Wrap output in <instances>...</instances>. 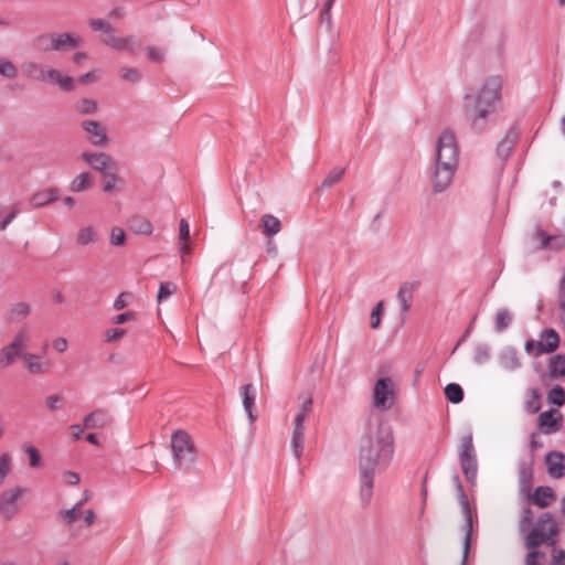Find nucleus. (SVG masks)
<instances>
[{
    "label": "nucleus",
    "instance_id": "obj_1",
    "mask_svg": "<svg viewBox=\"0 0 565 565\" xmlns=\"http://www.w3.org/2000/svg\"><path fill=\"white\" fill-rule=\"evenodd\" d=\"M395 452L392 428L377 420L370 423L359 440L358 465L360 500L367 505L373 498L374 477L387 469Z\"/></svg>",
    "mask_w": 565,
    "mask_h": 565
},
{
    "label": "nucleus",
    "instance_id": "obj_2",
    "mask_svg": "<svg viewBox=\"0 0 565 565\" xmlns=\"http://www.w3.org/2000/svg\"><path fill=\"white\" fill-rule=\"evenodd\" d=\"M458 166L456 136L450 129H445L437 138L430 159L429 181L433 193H444L451 186Z\"/></svg>",
    "mask_w": 565,
    "mask_h": 565
},
{
    "label": "nucleus",
    "instance_id": "obj_3",
    "mask_svg": "<svg viewBox=\"0 0 565 565\" xmlns=\"http://www.w3.org/2000/svg\"><path fill=\"white\" fill-rule=\"evenodd\" d=\"M502 81L499 76L488 77L475 95L466 96V110L473 130L486 129L501 102Z\"/></svg>",
    "mask_w": 565,
    "mask_h": 565
},
{
    "label": "nucleus",
    "instance_id": "obj_4",
    "mask_svg": "<svg viewBox=\"0 0 565 565\" xmlns=\"http://www.w3.org/2000/svg\"><path fill=\"white\" fill-rule=\"evenodd\" d=\"M30 340V331L26 328L19 329L12 340L0 349V367H9L19 359L22 360Z\"/></svg>",
    "mask_w": 565,
    "mask_h": 565
},
{
    "label": "nucleus",
    "instance_id": "obj_5",
    "mask_svg": "<svg viewBox=\"0 0 565 565\" xmlns=\"http://www.w3.org/2000/svg\"><path fill=\"white\" fill-rule=\"evenodd\" d=\"M171 449L173 461L179 468L190 467L196 459L194 446L190 436L183 431L178 430L171 437Z\"/></svg>",
    "mask_w": 565,
    "mask_h": 565
},
{
    "label": "nucleus",
    "instance_id": "obj_6",
    "mask_svg": "<svg viewBox=\"0 0 565 565\" xmlns=\"http://www.w3.org/2000/svg\"><path fill=\"white\" fill-rule=\"evenodd\" d=\"M557 533L558 526L553 516L550 513H545L526 536V545L529 547H536L544 542L554 544Z\"/></svg>",
    "mask_w": 565,
    "mask_h": 565
},
{
    "label": "nucleus",
    "instance_id": "obj_7",
    "mask_svg": "<svg viewBox=\"0 0 565 565\" xmlns=\"http://www.w3.org/2000/svg\"><path fill=\"white\" fill-rule=\"evenodd\" d=\"M459 461L467 480L473 483L477 478L478 462L471 433L460 440Z\"/></svg>",
    "mask_w": 565,
    "mask_h": 565
},
{
    "label": "nucleus",
    "instance_id": "obj_8",
    "mask_svg": "<svg viewBox=\"0 0 565 565\" xmlns=\"http://www.w3.org/2000/svg\"><path fill=\"white\" fill-rule=\"evenodd\" d=\"M26 489L21 486H13L0 493V518L10 521L21 510L20 501L25 494Z\"/></svg>",
    "mask_w": 565,
    "mask_h": 565
},
{
    "label": "nucleus",
    "instance_id": "obj_9",
    "mask_svg": "<svg viewBox=\"0 0 565 565\" xmlns=\"http://www.w3.org/2000/svg\"><path fill=\"white\" fill-rule=\"evenodd\" d=\"M454 482H455L457 491H458L459 504L461 507V512L465 518V539H463V551H462V565H465L467 562V558H468L470 544H471L472 514H471L468 497L463 491V487H462L458 476L454 477Z\"/></svg>",
    "mask_w": 565,
    "mask_h": 565
},
{
    "label": "nucleus",
    "instance_id": "obj_10",
    "mask_svg": "<svg viewBox=\"0 0 565 565\" xmlns=\"http://www.w3.org/2000/svg\"><path fill=\"white\" fill-rule=\"evenodd\" d=\"M394 382L390 377L379 379L373 390V406L381 411H387L394 403Z\"/></svg>",
    "mask_w": 565,
    "mask_h": 565
},
{
    "label": "nucleus",
    "instance_id": "obj_11",
    "mask_svg": "<svg viewBox=\"0 0 565 565\" xmlns=\"http://www.w3.org/2000/svg\"><path fill=\"white\" fill-rule=\"evenodd\" d=\"M81 128L86 135L87 141L95 147H106L109 142L105 126L93 119H85L81 122Z\"/></svg>",
    "mask_w": 565,
    "mask_h": 565
},
{
    "label": "nucleus",
    "instance_id": "obj_12",
    "mask_svg": "<svg viewBox=\"0 0 565 565\" xmlns=\"http://www.w3.org/2000/svg\"><path fill=\"white\" fill-rule=\"evenodd\" d=\"M23 366L30 375H43L51 372L52 363L44 354H36L32 352L25 353L22 359Z\"/></svg>",
    "mask_w": 565,
    "mask_h": 565
},
{
    "label": "nucleus",
    "instance_id": "obj_13",
    "mask_svg": "<svg viewBox=\"0 0 565 565\" xmlns=\"http://www.w3.org/2000/svg\"><path fill=\"white\" fill-rule=\"evenodd\" d=\"M83 161H85L92 169L98 171L102 175L108 172L113 168H117L116 161L105 152H88L85 151L81 154Z\"/></svg>",
    "mask_w": 565,
    "mask_h": 565
},
{
    "label": "nucleus",
    "instance_id": "obj_14",
    "mask_svg": "<svg viewBox=\"0 0 565 565\" xmlns=\"http://www.w3.org/2000/svg\"><path fill=\"white\" fill-rule=\"evenodd\" d=\"M43 42H50V47L53 51H63L66 49H74L79 46V38L71 33H58L39 36V44Z\"/></svg>",
    "mask_w": 565,
    "mask_h": 565
},
{
    "label": "nucleus",
    "instance_id": "obj_15",
    "mask_svg": "<svg viewBox=\"0 0 565 565\" xmlns=\"http://www.w3.org/2000/svg\"><path fill=\"white\" fill-rule=\"evenodd\" d=\"M103 43L117 52L130 54H135L140 46V40L135 35L116 36L114 34L109 39H103Z\"/></svg>",
    "mask_w": 565,
    "mask_h": 565
},
{
    "label": "nucleus",
    "instance_id": "obj_16",
    "mask_svg": "<svg viewBox=\"0 0 565 565\" xmlns=\"http://www.w3.org/2000/svg\"><path fill=\"white\" fill-rule=\"evenodd\" d=\"M559 335L554 329H544L539 334V345L535 356L543 354H551L555 352L559 347Z\"/></svg>",
    "mask_w": 565,
    "mask_h": 565
},
{
    "label": "nucleus",
    "instance_id": "obj_17",
    "mask_svg": "<svg viewBox=\"0 0 565 565\" xmlns=\"http://www.w3.org/2000/svg\"><path fill=\"white\" fill-rule=\"evenodd\" d=\"M110 423H111L110 414L103 408H98V409L90 412L89 414H87L84 417L83 428H85V429H103V428L107 427L108 425H110Z\"/></svg>",
    "mask_w": 565,
    "mask_h": 565
},
{
    "label": "nucleus",
    "instance_id": "obj_18",
    "mask_svg": "<svg viewBox=\"0 0 565 565\" xmlns=\"http://www.w3.org/2000/svg\"><path fill=\"white\" fill-rule=\"evenodd\" d=\"M43 82L55 84L63 92H72L75 88V79L72 76L64 75L61 71L47 67Z\"/></svg>",
    "mask_w": 565,
    "mask_h": 565
},
{
    "label": "nucleus",
    "instance_id": "obj_19",
    "mask_svg": "<svg viewBox=\"0 0 565 565\" xmlns=\"http://www.w3.org/2000/svg\"><path fill=\"white\" fill-rule=\"evenodd\" d=\"M499 364L507 371H515L521 367L522 363L515 348L507 347L502 349L499 356Z\"/></svg>",
    "mask_w": 565,
    "mask_h": 565
},
{
    "label": "nucleus",
    "instance_id": "obj_20",
    "mask_svg": "<svg viewBox=\"0 0 565 565\" xmlns=\"http://www.w3.org/2000/svg\"><path fill=\"white\" fill-rule=\"evenodd\" d=\"M58 195V189L56 188L44 189L34 193L30 199V203L35 209L43 207L55 202Z\"/></svg>",
    "mask_w": 565,
    "mask_h": 565
},
{
    "label": "nucleus",
    "instance_id": "obj_21",
    "mask_svg": "<svg viewBox=\"0 0 565 565\" xmlns=\"http://www.w3.org/2000/svg\"><path fill=\"white\" fill-rule=\"evenodd\" d=\"M416 288L415 282L405 281L399 286L397 292V299L399 302L401 311L403 316H406L408 310L411 309V303L413 300L414 291Z\"/></svg>",
    "mask_w": 565,
    "mask_h": 565
},
{
    "label": "nucleus",
    "instance_id": "obj_22",
    "mask_svg": "<svg viewBox=\"0 0 565 565\" xmlns=\"http://www.w3.org/2000/svg\"><path fill=\"white\" fill-rule=\"evenodd\" d=\"M243 407L247 414L249 423L253 424L256 419V416L253 413V407L256 401V390L252 384H245L241 388Z\"/></svg>",
    "mask_w": 565,
    "mask_h": 565
},
{
    "label": "nucleus",
    "instance_id": "obj_23",
    "mask_svg": "<svg viewBox=\"0 0 565 565\" xmlns=\"http://www.w3.org/2000/svg\"><path fill=\"white\" fill-rule=\"evenodd\" d=\"M548 473L554 478H562L565 475V456L562 452L552 451L546 456Z\"/></svg>",
    "mask_w": 565,
    "mask_h": 565
},
{
    "label": "nucleus",
    "instance_id": "obj_24",
    "mask_svg": "<svg viewBox=\"0 0 565 565\" xmlns=\"http://www.w3.org/2000/svg\"><path fill=\"white\" fill-rule=\"evenodd\" d=\"M559 420L554 411H545L539 416V427L542 433L552 434L559 429Z\"/></svg>",
    "mask_w": 565,
    "mask_h": 565
},
{
    "label": "nucleus",
    "instance_id": "obj_25",
    "mask_svg": "<svg viewBox=\"0 0 565 565\" xmlns=\"http://www.w3.org/2000/svg\"><path fill=\"white\" fill-rule=\"evenodd\" d=\"M518 137H519V134L514 128H511L508 130L507 135L498 143V147H497V153L501 159H507L510 156V153L518 140Z\"/></svg>",
    "mask_w": 565,
    "mask_h": 565
},
{
    "label": "nucleus",
    "instance_id": "obj_26",
    "mask_svg": "<svg viewBox=\"0 0 565 565\" xmlns=\"http://www.w3.org/2000/svg\"><path fill=\"white\" fill-rule=\"evenodd\" d=\"M300 406L294 420L295 426H305L306 419L312 411V397L310 394L305 393L299 396Z\"/></svg>",
    "mask_w": 565,
    "mask_h": 565
},
{
    "label": "nucleus",
    "instance_id": "obj_27",
    "mask_svg": "<svg viewBox=\"0 0 565 565\" xmlns=\"http://www.w3.org/2000/svg\"><path fill=\"white\" fill-rule=\"evenodd\" d=\"M128 226L137 235L150 236L153 232V226L150 221L143 216H132L128 221Z\"/></svg>",
    "mask_w": 565,
    "mask_h": 565
},
{
    "label": "nucleus",
    "instance_id": "obj_28",
    "mask_svg": "<svg viewBox=\"0 0 565 565\" xmlns=\"http://www.w3.org/2000/svg\"><path fill=\"white\" fill-rule=\"evenodd\" d=\"M93 186V175L85 171L77 174L68 185L71 192L81 193L88 191Z\"/></svg>",
    "mask_w": 565,
    "mask_h": 565
},
{
    "label": "nucleus",
    "instance_id": "obj_29",
    "mask_svg": "<svg viewBox=\"0 0 565 565\" xmlns=\"http://www.w3.org/2000/svg\"><path fill=\"white\" fill-rule=\"evenodd\" d=\"M98 239L99 234L97 230L92 225L83 226L76 233V243L82 247L95 244L98 242Z\"/></svg>",
    "mask_w": 565,
    "mask_h": 565
},
{
    "label": "nucleus",
    "instance_id": "obj_30",
    "mask_svg": "<svg viewBox=\"0 0 565 565\" xmlns=\"http://www.w3.org/2000/svg\"><path fill=\"white\" fill-rule=\"evenodd\" d=\"M260 228L263 234L267 236H275L281 231L280 220L273 214H264L260 217Z\"/></svg>",
    "mask_w": 565,
    "mask_h": 565
},
{
    "label": "nucleus",
    "instance_id": "obj_31",
    "mask_svg": "<svg viewBox=\"0 0 565 565\" xmlns=\"http://www.w3.org/2000/svg\"><path fill=\"white\" fill-rule=\"evenodd\" d=\"M305 431L306 426H295L291 437V449L297 460H299L302 456L303 444H305Z\"/></svg>",
    "mask_w": 565,
    "mask_h": 565
},
{
    "label": "nucleus",
    "instance_id": "obj_32",
    "mask_svg": "<svg viewBox=\"0 0 565 565\" xmlns=\"http://www.w3.org/2000/svg\"><path fill=\"white\" fill-rule=\"evenodd\" d=\"M47 65L36 63V62H28L22 65L23 74L35 81H44L45 71H47Z\"/></svg>",
    "mask_w": 565,
    "mask_h": 565
},
{
    "label": "nucleus",
    "instance_id": "obj_33",
    "mask_svg": "<svg viewBox=\"0 0 565 565\" xmlns=\"http://www.w3.org/2000/svg\"><path fill=\"white\" fill-rule=\"evenodd\" d=\"M533 502L540 508L548 507L555 499V493L550 487H539L533 494Z\"/></svg>",
    "mask_w": 565,
    "mask_h": 565
},
{
    "label": "nucleus",
    "instance_id": "obj_34",
    "mask_svg": "<svg viewBox=\"0 0 565 565\" xmlns=\"http://www.w3.org/2000/svg\"><path fill=\"white\" fill-rule=\"evenodd\" d=\"M31 312V308L25 302L13 303L7 312V319L10 322H19L26 318Z\"/></svg>",
    "mask_w": 565,
    "mask_h": 565
},
{
    "label": "nucleus",
    "instance_id": "obj_35",
    "mask_svg": "<svg viewBox=\"0 0 565 565\" xmlns=\"http://www.w3.org/2000/svg\"><path fill=\"white\" fill-rule=\"evenodd\" d=\"M119 78L127 84H139L143 76L140 70L132 66H121L118 70Z\"/></svg>",
    "mask_w": 565,
    "mask_h": 565
},
{
    "label": "nucleus",
    "instance_id": "obj_36",
    "mask_svg": "<svg viewBox=\"0 0 565 565\" xmlns=\"http://www.w3.org/2000/svg\"><path fill=\"white\" fill-rule=\"evenodd\" d=\"M99 109L95 99L83 97L75 103V110L82 116L95 115Z\"/></svg>",
    "mask_w": 565,
    "mask_h": 565
},
{
    "label": "nucleus",
    "instance_id": "obj_37",
    "mask_svg": "<svg viewBox=\"0 0 565 565\" xmlns=\"http://www.w3.org/2000/svg\"><path fill=\"white\" fill-rule=\"evenodd\" d=\"M548 372L552 379L565 376V355L553 356L548 363Z\"/></svg>",
    "mask_w": 565,
    "mask_h": 565
},
{
    "label": "nucleus",
    "instance_id": "obj_38",
    "mask_svg": "<svg viewBox=\"0 0 565 565\" xmlns=\"http://www.w3.org/2000/svg\"><path fill=\"white\" fill-rule=\"evenodd\" d=\"M513 321V315L512 312L507 309L502 308L500 309L494 319V328L497 332H503L505 329L510 327V324Z\"/></svg>",
    "mask_w": 565,
    "mask_h": 565
},
{
    "label": "nucleus",
    "instance_id": "obj_39",
    "mask_svg": "<svg viewBox=\"0 0 565 565\" xmlns=\"http://www.w3.org/2000/svg\"><path fill=\"white\" fill-rule=\"evenodd\" d=\"M23 451L29 456V466L33 469L41 468L43 466V459L39 449L33 445H24Z\"/></svg>",
    "mask_w": 565,
    "mask_h": 565
},
{
    "label": "nucleus",
    "instance_id": "obj_40",
    "mask_svg": "<svg viewBox=\"0 0 565 565\" xmlns=\"http://www.w3.org/2000/svg\"><path fill=\"white\" fill-rule=\"evenodd\" d=\"M103 178V190L107 193H110L114 191L116 184L121 181L117 173V168H113L108 172H105Z\"/></svg>",
    "mask_w": 565,
    "mask_h": 565
},
{
    "label": "nucleus",
    "instance_id": "obj_41",
    "mask_svg": "<svg viewBox=\"0 0 565 565\" xmlns=\"http://www.w3.org/2000/svg\"><path fill=\"white\" fill-rule=\"evenodd\" d=\"M82 507L83 502H77L73 508L60 511L57 518L62 519L68 525L73 524L79 518Z\"/></svg>",
    "mask_w": 565,
    "mask_h": 565
},
{
    "label": "nucleus",
    "instance_id": "obj_42",
    "mask_svg": "<svg viewBox=\"0 0 565 565\" xmlns=\"http://www.w3.org/2000/svg\"><path fill=\"white\" fill-rule=\"evenodd\" d=\"M89 26L94 31L103 32L104 33L103 39H109L111 35L115 34V30H114L113 25L103 19H90Z\"/></svg>",
    "mask_w": 565,
    "mask_h": 565
},
{
    "label": "nucleus",
    "instance_id": "obj_43",
    "mask_svg": "<svg viewBox=\"0 0 565 565\" xmlns=\"http://www.w3.org/2000/svg\"><path fill=\"white\" fill-rule=\"evenodd\" d=\"M446 398L454 404H458L463 398V391L459 384L449 383L445 387Z\"/></svg>",
    "mask_w": 565,
    "mask_h": 565
},
{
    "label": "nucleus",
    "instance_id": "obj_44",
    "mask_svg": "<svg viewBox=\"0 0 565 565\" xmlns=\"http://www.w3.org/2000/svg\"><path fill=\"white\" fill-rule=\"evenodd\" d=\"M547 401L555 406H562L565 403V391L563 387L556 385L547 394Z\"/></svg>",
    "mask_w": 565,
    "mask_h": 565
},
{
    "label": "nucleus",
    "instance_id": "obj_45",
    "mask_svg": "<svg viewBox=\"0 0 565 565\" xmlns=\"http://www.w3.org/2000/svg\"><path fill=\"white\" fill-rule=\"evenodd\" d=\"M12 457L4 452L0 455V486L4 482L11 470Z\"/></svg>",
    "mask_w": 565,
    "mask_h": 565
},
{
    "label": "nucleus",
    "instance_id": "obj_46",
    "mask_svg": "<svg viewBox=\"0 0 565 565\" xmlns=\"http://www.w3.org/2000/svg\"><path fill=\"white\" fill-rule=\"evenodd\" d=\"M344 174L343 168H333L327 178L322 181L321 188H330L334 183L339 182Z\"/></svg>",
    "mask_w": 565,
    "mask_h": 565
},
{
    "label": "nucleus",
    "instance_id": "obj_47",
    "mask_svg": "<svg viewBox=\"0 0 565 565\" xmlns=\"http://www.w3.org/2000/svg\"><path fill=\"white\" fill-rule=\"evenodd\" d=\"M18 70L12 62L7 58H0V75L7 78H14Z\"/></svg>",
    "mask_w": 565,
    "mask_h": 565
},
{
    "label": "nucleus",
    "instance_id": "obj_48",
    "mask_svg": "<svg viewBox=\"0 0 565 565\" xmlns=\"http://www.w3.org/2000/svg\"><path fill=\"white\" fill-rule=\"evenodd\" d=\"M177 291V286L174 282L168 281L163 282L159 287L157 299L159 302L168 299L172 294Z\"/></svg>",
    "mask_w": 565,
    "mask_h": 565
},
{
    "label": "nucleus",
    "instance_id": "obj_49",
    "mask_svg": "<svg viewBox=\"0 0 565 565\" xmlns=\"http://www.w3.org/2000/svg\"><path fill=\"white\" fill-rule=\"evenodd\" d=\"M490 359V349L486 344H479L476 348L473 361L477 364H483Z\"/></svg>",
    "mask_w": 565,
    "mask_h": 565
},
{
    "label": "nucleus",
    "instance_id": "obj_50",
    "mask_svg": "<svg viewBox=\"0 0 565 565\" xmlns=\"http://www.w3.org/2000/svg\"><path fill=\"white\" fill-rule=\"evenodd\" d=\"M145 51L150 61L156 63H161L164 61L166 51L163 49L149 45L145 49Z\"/></svg>",
    "mask_w": 565,
    "mask_h": 565
},
{
    "label": "nucleus",
    "instance_id": "obj_51",
    "mask_svg": "<svg viewBox=\"0 0 565 565\" xmlns=\"http://www.w3.org/2000/svg\"><path fill=\"white\" fill-rule=\"evenodd\" d=\"M109 239L111 245L122 246L126 243V233L120 227H113Z\"/></svg>",
    "mask_w": 565,
    "mask_h": 565
},
{
    "label": "nucleus",
    "instance_id": "obj_52",
    "mask_svg": "<svg viewBox=\"0 0 565 565\" xmlns=\"http://www.w3.org/2000/svg\"><path fill=\"white\" fill-rule=\"evenodd\" d=\"M62 396L57 394H52L45 397V406L50 412H56L62 407Z\"/></svg>",
    "mask_w": 565,
    "mask_h": 565
},
{
    "label": "nucleus",
    "instance_id": "obj_53",
    "mask_svg": "<svg viewBox=\"0 0 565 565\" xmlns=\"http://www.w3.org/2000/svg\"><path fill=\"white\" fill-rule=\"evenodd\" d=\"M19 213L20 210L18 204L12 205L10 212L0 220V231H4Z\"/></svg>",
    "mask_w": 565,
    "mask_h": 565
},
{
    "label": "nucleus",
    "instance_id": "obj_54",
    "mask_svg": "<svg viewBox=\"0 0 565 565\" xmlns=\"http://www.w3.org/2000/svg\"><path fill=\"white\" fill-rule=\"evenodd\" d=\"M179 243H190V225L185 218L179 223Z\"/></svg>",
    "mask_w": 565,
    "mask_h": 565
},
{
    "label": "nucleus",
    "instance_id": "obj_55",
    "mask_svg": "<svg viewBox=\"0 0 565 565\" xmlns=\"http://www.w3.org/2000/svg\"><path fill=\"white\" fill-rule=\"evenodd\" d=\"M126 333H127V331L125 329H120V328L109 329L105 332V341L106 342H115V341L121 339L122 337H125Z\"/></svg>",
    "mask_w": 565,
    "mask_h": 565
},
{
    "label": "nucleus",
    "instance_id": "obj_56",
    "mask_svg": "<svg viewBox=\"0 0 565 565\" xmlns=\"http://www.w3.org/2000/svg\"><path fill=\"white\" fill-rule=\"evenodd\" d=\"M383 302L380 301L372 310L371 312V328L376 329L380 326L381 322V312H382Z\"/></svg>",
    "mask_w": 565,
    "mask_h": 565
},
{
    "label": "nucleus",
    "instance_id": "obj_57",
    "mask_svg": "<svg viewBox=\"0 0 565 565\" xmlns=\"http://www.w3.org/2000/svg\"><path fill=\"white\" fill-rule=\"evenodd\" d=\"M52 347L57 353H64L68 348V341L64 337H58L53 340Z\"/></svg>",
    "mask_w": 565,
    "mask_h": 565
},
{
    "label": "nucleus",
    "instance_id": "obj_58",
    "mask_svg": "<svg viewBox=\"0 0 565 565\" xmlns=\"http://www.w3.org/2000/svg\"><path fill=\"white\" fill-rule=\"evenodd\" d=\"M126 17V9L124 7L117 6L110 9L108 12V18L111 20H121Z\"/></svg>",
    "mask_w": 565,
    "mask_h": 565
},
{
    "label": "nucleus",
    "instance_id": "obj_59",
    "mask_svg": "<svg viewBox=\"0 0 565 565\" xmlns=\"http://www.w3.org/2000/svg\"><path fill=\"white\" fill-rule=\"evenodd\" d=\"M63 481L67 484L75 486L79 482L81 478L77 472L65 471L62 476Z\"/></svg>",
    "mask_w": 565,
    "mask_h": 565
},
{
    "label": "nucleus",
    "instance_id": "obj_60",
    "mask_svg": "<svg viewBox=\"0 0 565 565\" xmlns=\"http://www.w3.org/2000/svg\"><path fill=\"white\" fill-rule=\"evenodd\" d=\"M532 473L530 467L526 465L520 466V480L523 484H529L531 482Z\"/></svg>",
    "mask_w": 565,
    "mask_h": 565
},
{
    "label": "nucleus",
    "instance_id": "obj_61",
    "mask_svg": "<svg viewBox=\"0 0 565 565\" xmlns=\"http://www.w3.org/2000/svg\"><path fill=\"white\" fill-rule=\"evenodd\" d=\"M553 565H565V550H555L552 554Z\"/></svg>",
    "mask_w": 565,
    "mask_h": 565
},
{
    "label": "nucleus",
    "instance_id": "obj_62",
    "mask_svg": "<svg viewBox=\"0 0 565 565\" xmlns=\"http://www.w3.org/2000/svg\"><path fill=\"white\" fill-rule=\"evenodd\" d=\"M134 316H135L134 312H125V313L117 315L116 317L113 318V323L124 324L127 321L131 320L134 318Z\"/></svg>",
    "mask_w": 565,
    "mask_h": 565
},
{
    "label": "nucleus",
    "instance_id": "obj_63",
    "mask_svg": "<svg viewBox=\"0 0 565 565\" xmlns=\"http://www.w3.org/2000/svg\"><path fill=\"white\" fill-rule=\"evenodd\" d=\"M179 253L182 262H185L186 257L191 254L190 243H179Z\"/></svg>",
    "mask_w": 565,
    "mask_h": 565
},
{
    "label": "nucleus",
    "instance_id": "obj_64",
    "mask_svg": "<svg viewBox=\"0 0 565 565\" xmlns=\"http://www.w3.org/2000/svg\"><path fill=\"white\" fill-rule=\"evenodd\" d=\"M126 294L121 292L114 301L113 307L115 310H121L127 306Z\"/></svg>",
    "mask_w": 565,
    "mask_h": 565
}]
</instances>
